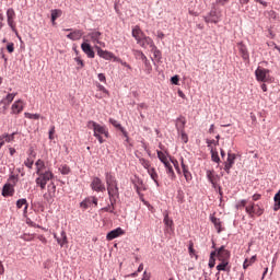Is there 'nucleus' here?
<instances>
[{"instance_id": "56", "label": "nucleus", "mask_w": 280, "mask_h": 280, "mask_svg": "<svg viewBox=\"0 0 280 280\" xmlns=\"http://www.w3.org/2000/svg\"><path fill=\"white\" fill-rule=\"evenodd\" d=\"M152 278V273L144 271L142 275V280H150Z\"/></svg>"}, {"instance_id": "29", "label": "nucleus", "mask_w": 280, "mask_h": 280, "mask_svg": "<svg viewBox=\"0 0 280 280\" xmlns=\"http://www.w3.org/2000/svg\"><path fill=\"white\" fill-rule=\"evenodd\" d=\"M148 174H149V176H151V178L155 183L156 187H160L159 174L156 173V168H154V167L149 168Z\"/></svg>"}, {"instance_id": "34", "label": "nucleus", "mask_w": 280, "mask_h": 280, "mask_svg": "<svg viewBox=\"0 0 280 280\" xmlns=\"http://www.w3.org/2000/svg\"><path fill=\"white\" fill-rule=\"evenodd\" d=\"M273 200L276 202L273 206V211H279V209H280V190L275 195Z\"/></svg>"}, {"instance_id": "60", "label": "nucleus", "mask_w": 280, "mask_h": 280, "mask_svg": "<svg viewBox=\"0 0 280 280\" xmlns=\"http://www.w3.org/2000/svg\"><path fill=\"white\" fill-rule=\"evenodd\" d=\"M231 0H215L217 5H226Z\"/></svg>"}, {"instance_id": "10", "label": "nucleus", "mask_w": 280, "mask_h": 280, "mask_svg": "<svg viewBox=\"0 0 280 280\" xmlns=\"http://www.w3.org/2000/svg\"><path fill=\"white\" fill-rule=\"evenodd\" d=\"M95 49L97 51V56H100V58H103L104 60H114L115 61V58H117V56H115V54H113L108 50H104L100 46H95Z\"/></svg>"}, {"instance_id": "41", "label": "nucleus", "mask_w": 280, "mask_h": 280, "mask_svg": "<svg viewBox=\"0 0 280 280\" xmlns=\"http://www.w3.org/2000/svg\"><path fill=\"white\" fill-rule=\"evenodd\" d=\"M114 62H119L122 67H126V69H129V71L132 70V67H130V65H128V62L121 60V58H119V57L114 58Z\"/></svg>"}, {"instance_id": "19", "label": "nucleus", "mask_w": 280, "mask_h": 280, "mask_svg": "<svg viewBox=\"0 0 280 280\" xmlns=\"http://www.w3.org/2000/svg\"><path fill=\"white\" fill-rule=\"evenodd\" d=\"M11 113L13 115H19V114L23 113V101H21V100L15 101L11 106Z\"/></svg>"}, {"instance_id": "57", "label": "nucleus", "mask_w": 280, "mask_h": 280, "mask_svg": "<svg viewBox=\"0 0 280 280\" xmlns=\"http://www.w3.org/2000/svg\"><path fill=\"white\" fill-rule=\"evenodd\" d=\"M220 141L215 140H207L208 148H211V145H218Z\"/></svg>"}, {"instance_id": "54", "label": "nucleus", "mask_w": 280, "mask_h": 280, "mask_svg": "<svg viewBox=\"0 0 280 280\" xmlns=\"http://www.w3.org/2000/svg\"><path fill=\"white\" fill-rule=\"evenodd\" d=\"M7 50L9 51V54H14V43H9L7 45Z\"/></svg>"}, {"instance_id": "15", "label": "nucleus", "mask_w": 280, "mask_h": 280, "mask_svg": "<svg viewBox=\"0 0 280 280\" xmlns=\"http://www.w3.org/2000/svg\"><path fill=\"white\" fill-rule=\"evenodd\" d=\"M203 19L206 23H220V15L215 10H211L210 13L206 15Z\"/></svg>"}, {"instance_id": "45", "label": "nucleus", "mask_w": 280, "mask_h": 280, "mask_svg": "<svg viewBox=\"0 0 280 280\" xmlns=\"http://www.w3.org/2000/svg\"><path fill=\"white\" fill-rule=\"evenodd\" d=\"M81 209H89L91 207V199H85L80 203Z\"/></svg>"}, {"instance_id": "48", "label": "nucleus", "mask_w": 280, "mask_h": 280, "mask_svg": "<svg viewBox=\"0 0 280 280\" xmlns=\"http://www.w3.org/2000/svg\"><path fill=\"white\" fill-rule=\"evenodd\" d=\"M24 115L27 119H40V115L38 114L25 113Z\"/></svg>"}, {"instance_id": "4", "label": "nucleus", "mask_w": 280, "mask_h": 280, "mask_svg": "<svg viewBox=\"0 0 280 280\" xmlns=\"http://www.w3.org/2000/svg\"><path fill=\"white\" fill-rule=\"evenodd\" d=\"M255 77H256L257 82H269L270 70L262 68V67H258L255 70Z\"/></svg>"}, {"instance_id": "51", "label": "nucleus", "mask_w": 280, "mask_h": 280, "mask_svg": "<svg viewBox=\"0 0 280 280\" xmlns=\"http://www.w3.org/2000/svg\"><path fill=\"white\" fill-rule=\"evenodd\" d=\"M180 137L184 143H187V141H189V138L187 137V133H185V130H180Z\"/></svg>"}, {"instance_id": "13", "label": "nucleus", "mask_w": 280, "mask_h": 280, "mask_svg": "<svg viewBox=\"0 0 280 280\" xmlns=\"http://www.w3.org/2000/svg\"><path fill=\"white\" fill-rule=\"evenodd\" d=\"M235 153H228V159L224 163V170L226 171V174L231 173V168L233 167V165H235Z\"/></svg>"}, {"instance_id": "58", "label": "nucleus", "mask_w": 280, "mask_h": 280, "mask_svg": "<svg viewBox=\"0 0 280 280\" xmlns=\"http://www.w3.org/2000/svg\"><path fill=\"white\" fill-rule=\"evenodd\" d=\"M10 180H12L13 185H16L19 183V175H11Z\"/></svg>"}, {"instance_id": "26", "label": "nucleus", "mask_w": 280, "mask_h": 280, "mask_svg": "<svg viewBox=\"0 0 280 280\" xmlns=\"http://www.w3.org/2000/svg\"><path fill=\"white\" fill-rule=\"evenodd\" d=\"M131 34H132V37L137 40V43L141 40V37L145 36V34L143 33V31H141V27L139 26H135L132 28Z\"/></svg>"}, {"instance_id": "32", "label": "nucleus", "mask_w": 280, "mask_h": 280, "mask_svg": "<svg viewBox=\"0 0 280 280\" xmlns=\"http://www.w3.org/2000/svg\"><path fill=\"white\" fill-rule=\"evenodd\" d=\"M255 209H256L255 203H249V206L245 207V211L249 215V218H255Z\"/></svg>"}, {"instance_id": "39", "label": "nucleus", "mask_w": 280, "mask_h": 280, "mask_svg": "<svg viewBox=\"0 0 280 280\" xmlns=\"http://www.w3.org/2000/svg\"><path fill=\"white\" fill-rule=\"evenodd\" d=\"M23 207H25V211H27V199H19L16 201V208L18 209H23Z\"/></svg>"}, {"instance_id": "49", "label": "nucleus", "mask_w": 280, "mask_h": 280, "mask_svg": "<svg viewBox=\"0 0 280 280\" xmlns=\"http://www.w3.org/2000/svg\"><path fill=\"white\" fill-rule=\"evenodd\" d=\"M96 86H97V90L101 91L104 95H107V96L109 95L108 90H106L104 85L97 83Z\"/></svg>"}, {"instance_id": "31", "label": "nucleus", "mask_w": 280, "mask_h": 280, "mask_svg": "<svg viewBox=\"0 0 280 280\" xmlns=\"http://www.w3.org/2000/svg\"><path fill=\"white\" fill-rule=\"evenodd\" d=\"M35 158L36 155H32V151H31V155H28V158L24 161L25 167H27L28 170H32V167H34Z\"/></svg>"}, {"instance_id": "12", "label": "nucleus", "mask_w": 280, "mask_h": 280, "mask_svg": "<svg viewBox=\"0 0 280 280\" xmlns=\"http://www.w3.org/2000/svg\"><path fill=\"white\" fill-rule=\"evenodd\" d=\"M16 95L18 93H9L4 98L1 100L0 104L3 105V114H5V110H8V106H10V103L14 102Z\"/></svg>"}, {"instance_id": "18", "label": "nucleus", "mask_w": 280, "mask_h": 280, "mask_svg": "<svg viewBox=\"0 0 280 280\" xmlns=\"http://www.w3.org/2000/svg\"><path fill=\"white\" fill-rule=\"evenodd\" d=\"M238 47V51L241 57L243 58V60H249L250 55L248 54V48L246 47V45H244V43H238L237 44Z\"/></svg>"}, {"instance_id": "2", "label": "nucleus", "mask_w": 280, "mask_h": 280, "mask_svg": "<svg viewBox=\"0 0 280 280\" xmlns=\"http://www.w3.org/2000/svg\"><path fill=\"white\" fill-rule=\"evenodd\" d=\"M88 128L90 130H93L94 137L97 139L98 143H104V138H102V135L108 139V129H106L105 126H102L93 120H90L88 122Z\"/></svg>"}, {"instance_id": "14", "label": "nucleus", "mask_w": 280, "mask_h": 280, "mask_svg": "<svg viewBox=\"0 0 280 280\" xmlns=\"http://www.w3.org/2000/svg\"><path fill=\"white\" fill-rule=\"evenodd\" d=\"M81 49L83 54L88 56V58H95V51L93 50V47H91V44L88 43V40L81 44Z\"/></svg>"}, {"instance_id": "20", "label": "nucleus", "mask_w": 280, "mask_h": 280, "mask_svg": "<svg viewBox=\"0 0 280 280\" xmlns=\"http://www.w3.org/2000/svg\"><path fill=\"white\" fill-rule=\"evenodd\" d=\"M14 135H16V132H13L11 135L3 133L2 136H0V148H3L5 143H10L11 141H14Z\"/></svg>"}, {"instance_id": "52", "label": "nucleus", "mask_w": 280, "mask_h": 280, "mask_svg": "<svg viewBox=\"0 0 280 280\" xmlns=\"http://www.w3.org/2000/svg\"><path fill=\"white\" fill-rule=\"evenodd\" d=\"M180 165H182L183 172H186L187 170H189V166L187 164H185L184 158H180Z\"/></svg>"}, {"instance_id": "47", "label": "nucleus", "mask_w": 280, "mask_h": 280, "mask_svg": "<svg viewBox=\"0 0 280 280\" xmlns=\"http://www.w3.org/2000/svg\"><path fill=\"white\" fill-rule=\"evenodd\" d=\"M183 174H184V178L186 179V182L189 183L192 178L191 172H189V170H187V171H183Z\"/></svg>"}, {"instance_id": "44", "label": "nucleus", "mask_w": 280, "mask_h": 280, "mask_svg": "<svg viewBox=\"0 0 280 280\" xmlns=\"http://www.w3.org/2000/svg\"><path fill=\"white\" fill-rule=\"evenodd\" d=\"M211 159L214 163H220V155H218V151L211 149Z\"/></svg>"}, {"instance_id": "53", "label": "nucleus", "mask_w": 280, "mask_h": 280, "mask_svg": "<svg viewBox=\"0 0 280 280\" xmlns=\"http://www.w3.org/2000/svg\"><path fill=\"white\" fill-rule=\"evenodd\" d=\"M172 163H173L177 174H180V166L178 165V161L177 160H172Z\"/></svg>"}, {"instance_id": "21", "label": "nucleus", "mask_w": 280, "mask_h": 280, "mask_svg": "<svg viewBox=\"0 0 280 280\" xmlns=\"http://www.w3.org/2000/svg\"><path fill=\"white\" fill-rule=\"evenodd\" d=\"M60 237H58V234L54 233V238L57 240V244H59V246H65V244H69V241L67 240V232L61 231L60 233Z\"/></svg>"}, {"instance_id": "1", "label": "nucleus", "mask_w": 280, "mask_h": 280, "mask_svg": "<svg viewBox=\"0 0 280 280\" xmlns=\"http://www.w3.org/2000/svg\"><path fill=\"white\" fill-rule=\"evenodd\" d=\"M105 183L107 185V194L109 196L110 205L103 208V211L107 213H115V205L119 200V186L117 184V178L113 173H105Z\"/></svg>"}, {"instance_id": "16", "label": "nucleus", "mask_w": 280, "mask_h": 280, "mask_svg": "<svg viewBox=\"0 0 280 280\" xmlns=\"http://www.w3.org/2000/svg\"><path fill=\"white\" fill-rule=\"evenodd\" d=\"M47 190H48V194L44 195V200H47V202H49L56 196V184L50 183L47 186Z\"/></svg>"}, {"instance_id": "8", "label": "nucleus", "mask_w": 280, "mask_h": 280, "mask_svg": "<svg viewBox=\"0 0 280 280\" xmlns=\"http://www.w3.org/2000/svg\"><path fill=\"white\" fill-rule=\"evenodd\" d=\"M140 47H143L144 49H148V47L151 48V50L156 49V45H154V40H152L150 37L143 35L140 40L137 42Z\"/></svg>"}, {"instance_id": "40", "label": "nucleus", "mask_w": 280, "mask_h": 280, "mask_svg": "<svg viewBox=\"0 0 280 280\" xmlns=\"http://www.w3.org/2000/svg\"><path fill=\"white\" fill-rule=\"evenodd\" d=\"M255 261H257V256H253L249 260L245 259L244 264H243V268L244 270H246V268H248L249 266H252V264H255Z\"/></svg>"}, {"instance_id": "27", "label": "nucleus", "mask_w": 280, "mask_h": 280, "mask_svg": "<svg viewBox=\"0 0 280 280\" xmlns=\"http://www.w3.org/2000/svg\"><path fill=\"white\" fill-rule=\"evenodd\" d=\"M217 270L219 272H231L230 261H220V264L217 266Z\"/></svg>"}, {"instance_id": "28", "label": "nucleus", "mask_w": 280, "mask_h": 280, "mask_svg": "<svg viewBox=\"0 0 280 280\" xmlns=\"http://www.w3.org/2000/svg\"><path fill=\"white\" fill-rule=\"evenodd\" d=\"M35 167H36V174L37 176L40 175V174H45V168L47 167L45 165V161L43 160H37L36 163H35Z\"/></svg>"}, {"instance_id": "50", "label": "nucleus", "mask_w": 280, "mask_h": 280, "mask_svg": "<svg viewBox=\"0 0 280 280\" xmlns=\"http://www.w3.org/2000/svg\"><path fill=\"white\" fill-rule=\"evenodd\" d=\"M247 203L248 201H246V199H243L236 205V209H244V207H246Z\"/></svg>"}, {"instance_id": "42", "label": "nucleus", "mask_w": 280, "mask_h": 280, "mask_svg": "<svg viewBox=\"0 0 280 280\" xmlns=\"http://www.w3.org/2000/svg\"><path fill=\"white\" fill-rule=\"evenodd\" d=\"M187 124V121L185 120V118H178L177 119V130H185V125Z\"/></svg>"}, {"instance_id": "23", "label": "nucleus", "mask_w": 280, "mask_h": 280, "mask_svg": "<svg viewBox=\"0 0 280 280\" xmlns=\"http://www.w3.org/2000/svg\"><path fill=\"white\" fill-rule=\"evenodd\" d=\"M83 35L84 32L82 30H74L67 35V38H69L70 40H80Z\"/></svg>"}, {"instance_id": "37", "label": "nucleus", "mask_w": 280, "mask_h": 280, "mask_svg": "<svg viewBox=\"0 0 280 280\" xmlns=\"http://www.w3.org/2000/svg\"><path fill=\"white\" fill-rule=\"evenodd\" d=\"M59 16H62V11L55 9L51 11V21L52 23H56V19H59Z\"/></svg>"}, {"instance_id": "9", "label": "nucleus", "mask_w": 280, "mask_h": 280, "mask_svg": "<svg viewBox=\"0 0 280 280\" xmlns=\"http://www.w3.org/2000/svg\"><path fill=\"white\" fill-rule=\"evenodd\" d=\"M91 189L93 191H106V186L104 183L100 179V177H93L92 183L90 185Z\"/></svg>"}, {"instance_id": "43", "label": "nucleus", "mask_w": 280, "mask_h": 280, "mask_svg": "<svg viewBox=\"0 0 280 280\" xmlns=\"http://www.w3.org/2000/svg\"><path fill=\"white\" fill-rule=\"evenodd\" d=\"M139 163L142 165V167H144V170H151L152 167H151V164H150V161H148V160H145V159H143V158H141L140 160H139Z\"/></svg>"}, {"instance_id": "7", "label": "nucleus", "mask_w": 280, "mask_h": 280, "mask_svg": "<svg viewBox=\"0 0 280 280\" xmlns=\"http://www.w3.org/2000/svg\"><path fill=\"white\" fill-rule=\"evenodd\" d=\"M88 38L92 40L95 45H100L101 47H106V44L102 42V32L92 31L88 34Z\"/></svg>"}, {"instance_id": "17", "label": "nucleus", "mask_w": 280, "mask_h": 280, "mask_svg": "<svg viewBox=\"0 0 280 280\" xmlns=\"http://www.w3.org/2000/svg\"><path fill=\"white\" fill-rule=\"evenodd\" d=\"M124 233L125 232L121 228H117V229L110 231L109 233H107L106 240H108V242H110V241L124 235Z\"/></svg>"}, {"instance_id": "55", "label": "nucleus", "mask_w": 280, "mask_h": 280, "mask_svg": "<svg viewBox=\"0 0 280 280\" xmlns=\"http://www.w3.org/2000/svg\"><path fill=\"white\" fill-rule=\"evenodd\" d=\"M258 208H255L254 215H264V209L259 208V206H256Z\"/></svg>"}, {"instance_id": "6", "label": "nucleus", "mask_w": 280, "mask_h": 280, "mask_svg": "<svg viewBox=\"0 0 280 280\" xmlns=\"http://www.w3.org/2000/svg\"><path fill=\"white\" fill-rule=\"evenodd\" d=\"M14 19H16V12H14V9H8L7 10V22L9 27H11L12 32H14V34H18L16 31V23L14 22Z\"/></svg>"}, {"instance_id": "11", "label": "nucleus", "mask_w": 280, "mask_h": 280, "mask_svg": "<svg viewBox=\"0 0 280 280\" xmlns=\"http://www.w3.org/2000/svg\"><path fill=\"white\" fill-rule=\"evenodd\" d=\"M207 178L211 183L214 189H218V183L220 182V175L215 174V171H207Z\"/></svg>"}, {"instance_id": "25", "label": "nucleus", "mask_w": 280, "mask_h": 280, "mask_svg": "<svg viewBox=\"0 0 280 280\" xmlns=\"http://www.w3.org/2000/svg\"><path fill=\"white\" fill-rule=\"evenodd\" d=\"M109 124H112V126H114V128H118V130H120V132H122L124 137H126L127 141H128V131L126 129H124V127H121V124H119V121L109 118Z\"/></svg>"}, {"instance_id": "35", "label": "nucleus", "mask_w": 280, "mask_h": 280, "mask_svg": "<svg viewBox=\"0 0 280 280\" xmlns=\"http://www.w3.org/2000/svg\"><path fill=\"white\" fill-rule=\"evenodd\" d=\"M211 222H212V224H214L215 229L218 230V233H221L222 223L220 222V219L212 217Z\"/></svg>"}, {"instance_id": "24", "label": "nucleus", "mask_w": 280, "mask_h": 280, "mask_svg": "<svg viewBox=\"0 0 280 280\" xmlns=\"http://www.w3.org/2000/svg\"><path fill=\"white\" fill-rule=\"evenodd\" d=\"M2 196H4V198H8V196H14V186L5 184L2 188Z\"/></svg>"}, {"instance_id": "63", "label": "nucleus", "mask_w": 280, "mask_h": 280, "mask_svg": "<svg viewBox=\"0 0 280 280\" xmlns=\"http://www.w3.org/2000/svg\"><path fill=\"white\" fill-rule=\"evenodd\" d=\"M97 78L100 82H106V75L104 73H98Z\"/></svg>"}, {"instance_id": "5", "label": "nucleus", "mask_w": 280, "mask_h": 280, "mask_svg": "<svg viewBox=\"0 0 280 280\" xmlns=\"http://www.w3.org/2000/svg\"><path fill=\"white\" fill-rule=\"evenodd\" d=\"M212 253H217L215 257L219 261H231V252L225 246H221Z\"/></svg>"}, {"instance_id": "61", "label": "nucleus", "mask_w": 280, "mask_h": 280, "mask_svg": "<svg viewBox=\"0 0 280 280\" xmlns=\"http://www.w3.org/2000/svg\"><path fill=\"white\" fill-rule=\"evenodd\" d=\"M55 132H56V127H51L50 130H49V139H50V141L54 140Z\"/></svg>"}, {"instance_id": "64", "label": "nucleus", "mask_w": 280, "mask_h": 280, "mask_svg": "<svg viewBox=\"0 0 280 280\" xmlns=\"http://www.w3.org/2000/svg\"><path fill=\"white\" fill-rule=\"evenodd\" d=\"M39 242H42L43 244H47V238L44 235H39L38 236Z\"/></svg>"}, {"instance_id": "62", "label": "nucleus", "mask_w": 280, "mask_h": 280, "mask_svg": "<svg viewBox=\"0 0 280 280\" xmlns=\"http://www.w3.org/2000/svg\"><path fill=\"white\" fill-rule=\"evenodd\" d=\"M171 82L172 84L178 85V82H179L178 75L172 77Z\"/></svg>"}, {"instance_id": "22", "label": "nucleus", "mask_w": 280, "mask_h": 280, "mask_svg": "<svg viewBox=\"0 0 280 280\" xmlns=\"http://www.w3.org/2000/svg\"><path fill=\"white\" fill-rule=\"evenodd\" d=\"M164 224L166 226V233H172L174 231V221L170 219V214L167 213L164 215Z\"/></svg>"}, {"instance_id": "59", "label": "nucleus", "mask_w": 280, "mask_h": 280, "mask_svg": "<svg viewBox=\"0 0 280 280\" xmlns=\"http://www.w3.org/2000/svg\"><path fill=\"white\" fill-rule=\"evenodd\" d=\"M88 200H90V206L95 205L97 207V199L96 197H89Z\"/></svg>"}, {"instance_id": "33", "label": "nucleus", "mask_w": 280, "mask_h": 280, "mask_svg": "<svg viewBox=\"0 0 280 280\" xmlns=\"http://www.w3.org/2000/svg\"><path fill=\"white\" fill-rule=\"evenodd\" d=\"M59 172L63 176H67L68 174H71V167H69V165H67V164L60 165L59 166Z\"/></svg>"}, {"instance_id": "46", "label": "nucleus", "mask_w": 280, "mask_h": 280, "mask_svg": "<svg viewBox=\"0 0 280 280\" xmlns=\"http://www.w3.org/2000/svg\"><path fill=\"white\" fill-rule=\"evenodd\" d=\"M74 60L78 65L77 69H84V61L80 57H75Z\"/></svg>"}, {"instance_id": "3", "label": "nucleus", "mask_w": 280, "mask_h": 280, "mask_svg": "<svg viewBox=\"0 0 280 280\" xmlns=\"http://www.w3.org/2000/svg\"><path fill=\"white\" fill-rule=\"evenodd\" d=\"M38 177L35 179L37 187L44 190L47 187V183L54 179V173L51 171H45L44 173L37 175Z\"/></svg>"}, {"instance_id": "36", "label": "nucleus", "mask_w": 280, "mask_h": 280, "mask_svg": "<svg viewBox=\"0 0 280 280\" xmlns=\"http://www.w3.org/2000/svg\"><path fill=\"white\" fill-rule=\"evenodd\" d=\"M158 159L161 161V163H163V165L170 163V161H167V155H165V153L162 151H158Z\"/></svg>"}, {"instance_id": "30", "label": "nucleus", "mask_w": 280, "mask_h": 280, "mask_svg": "<svg viewBox=\"0 0 280 280\" xmlns=\"http://www.w3.org/2000/svg\"><path fill=\"white\" fill-rule=\"evenodd\" d=\"M164 166L166 168V174H168L170 178L174 180L176 178V173H174L172 164L168 162L167 164H164Z\"/></svg>"}, {"instance_id": "38", "label": "nucleus", "mask_w": 280, "mask_h": 280, "mask_svg": "<svg viewBox=\"0 0 280 280\" xmlns=\"http://www.w3.org/2000/svg\"><path fill=\"white\" fill-rule=\"evenodd\" d=\"M215 255H217V252H211L210 253V259H209V268H215Z\"/></svg>"}]
</instances>
